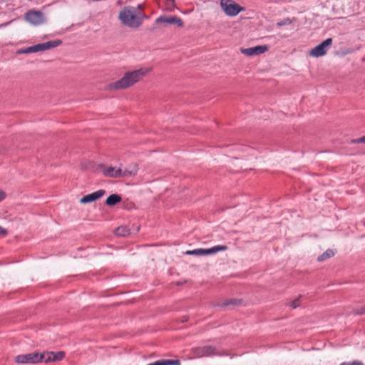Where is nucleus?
Returning a JSON list of instances; mask_svg holds the SVG:
<instances>
[{"label":"nucleus","mask_w":365,"mask_h":365,"mask_svg":"<svg viewBox=\"0 0 365 365\" xmlns=\"http://www.w3.org/2000/svg\"><path fill=\"white\" fill-rule=\"evenodd\" d=\"M150 71V68H140L137 70L125 72L120 79L109 83L107 86L108 89L123 90L130 88L141 81Z\"/></svg>","instance_id":"nucleus-1"},{"label":"nucleus","mask_w":365,"mask_h":365,"mask_svg":"<svg viewBox=\"0 0 365 365\" xmlns=\"http://www.w3.org/2000/svg\"><path fill=\"white\" fill-rule=\"evenodd\" d=\"M119 19L124 25L132 29H137L143 24L141 13L133 6L124 7L119 13Z\"/></svg>","instance_id":"nucleus-2"},{"label":"nucleus","mask_w":365,"mask_h":365,"mask_svg":"<svg viewBox=\"0 0 365 365\" xmlns=\"http://www.w3.org/2000/svg\"><path fill=\"white\" fill-rule=\"evenodd\" d=\"M61 44V40H55V41H49L45 43L36 44L32 46H29L25 48H21L17 51L18 54L23 53H37L39 51H44L46 50H48L55 47L58 46Z\"/></svg>","instance_id":"nucleus-3"},{"label":"nucleus","mask_w":365,"mask_h":365,"mask_svg":"<svg viewBox=\"0 0 365 365\" xmlns=\"http://www.w3.org/2000/svg\"><path fill=\"white\" fill-rule=\"evenodd\" d=\"M220 6L225 14L228 16H235L245 10V7L240 6L232 0H221Z\"/></svg>","instance_id":"nucleus-4"},{"label":"nucleus","mask_w":365,"mask_h":365,"mask_svg":"<svg viewBox=\"0 0 365 365\" xmlns=\"http://www.w3.org/2000/svg\"><path fill=\"white\" fill-rule=\"evenodd\" d=\"M45 355L37 352L26 354H20L15 357L14 361L17 364H37L43 361Z\"/></svg>","instance_id":"nucleus-5"},{"label":"nucleus","mask_w":365,"mask_h":365,"mask_svg":"<svg viewBox=\"0 0 365 365\" xmlns=\"http://www.w3.org/2000/svg\"><path fill=\"white\" fill-rule=\"evenodd\" d=\"M332 44V38H327L325 41L322 42L320 44L317 46L316 47L312 48L309 54L310 56L319 58L324 56L327 53L328 49L330 48V46Z\"/></svg>","instance_id":"nucleus-6"},{"label":"nucleus","mask_w":365,"mask_h":365,"mask_svg":"<svg viewBox=\"0 0 365 365\" xmlns=\"http://www.w3.org/2000/svg\"><path fill=\"white\" fill-rule=\"evenodd\" d=\"M227 249V246L225 245H217L210 249H195L193 250H188L185 252L186 255H196V256H201V255H212L215 254L217 252L220 251H225Z\"/></svg>","instance_id":"nucleus-7"},{"label":"nucleus","mask_w":365,"mask_h":365,"mask_svg":"<svg viewBox=\"0 0 365 365\" xmlns=\"http://www.w3.org/2000/svg\"><path fill=\"white\" fill-rule=\"evenodd\" d=\"M25 19L34 26H38L45 22L43 14L40 11H29L25 14Z\"/></svg>","instance_id":"nucleus-8"},{"label":"nucleus","mask_w":365,"mask_h":365,"mask_svg":"<svg viewBox=\"0 0 365 365\" xmlns=\"http://www.w3.org/2000/svg\"><path fill=\"white\" fill-rule=\"evenodd\" d=\"M192 354L196 357H207L217 355L216 349L212 346L196 347L192 349Z\"/></svg>","instance_id":"nucleus-9"},{"label":"nucleus","mask_w":365,"mask_h":365,"mask_svg":"<svg viewBox=\"0 0 365 365\" xmlns=\"http://www.w3.org/2000/svg\"><path fill=\"white\" fill-rule=\"evenodd\" d=\"M269 49V46L267 45H259L250 48H241L240 51L242 53L247 56H257L265 53Z\"/></svg>","instance_id":"nucleus-10"},{"label":"nucleus","mask_w":365,"mask_h":365,"mask_svg":"<svg viewBox=\"0 0 365 365\" xmlns=\"http://www.w3.org/2000/svg\"><path fill=\"white\" fill-rule=\"evenodd\" d=\"M105 193L106 191L104 190H98L94 192L83 196L80 200V202L81 204H87L93 202L103 197L105 195Z\"/></svg>","instance_id":"nucleus-11"},{"label":"nucleus","mask_w":365,"mask_h":365,"mask_svg":"<svg viewBox=\"0 0 365 365\" xmlns=\"http://www.w3.org/2000/svg\"><path fill=\"white\" fill-rule=\"evenodd\" d=\"M155 22L157 24H160V23H165V24H175L179 27L183 26V22L181 20V19L176 17V16L165 17L163 16H160L155 20Z\"/></svg>","instance_id":"nucleus-12"},{"label":"nucleus","mask_w":365,"mask_h":365,"mask_svg":"<svg viewBox=\"0 0 365 365\" xmlns=\"http://www.w3.org/2000/svg\"><path fill=\"white\" fill-rule=\"evenodd\" d=\"M45 355L43 361L44 362H48V361H60L63 359L65 354L63 351H58L57 353L54 352H47L43 354Z\"/></svg>","instance_id":"nucleus-13"},{"label":"nucleus","mask_w":365,"mask_h":365,"mask_svg":"<svg viewBox=\"0 0 365 365\" xmlns=\"http://www.w3.org/2000/svg\"><path fill=\"white\" fill-rule=\"evenodd\" d=\"M103 175L110 178H120L122 176V169L121 168H115L110 166L103 170Z\"/></svg>","instance_id":"nucleus-14"},{"label":"nucleus","mask_w":365,"mask_h":365,"mask_svg":"<svg viewBox=\"0 0 365 365\" xmlns=\"http://www.w3.org/2000/svg\"><path fill=\"white\" fill-rule=\"evenodd\" d=\"M138 170V165L135 163L131 164L128 168H125L123 170H122V176L121 177L134 176L137 174Z\"/></svg>","instance_id":"nucleus-15"},{"label":"nucleus","mask_w":365,"mask_h":365,"mask_svg":"<svg viewBox=\"0 0 365 365\" xmlns=\"http://www.w3.org/2000/svg\"><path fill=\"white\" fill-rule=\"evenodd\" d=\"M121 201V197L118 194H112L106 200V204L108 206H113Z\"/></svg>","instance_id":"nucleus-16"},{"label":"nucleus","mask_w":365,"mask_h":365,"mask_svg":"<svg viewBox=\"0 0 365 365\" xmlns=\"http://www.w3.org/2000/svg\"><path fill=\"white\" fill-rule=\"evenodd\" d=\"M334 255V252L333 250H327L323 254H322L321 255H319L317 257V260L319 262H322V261H324V260H326V259H327L329 258H331Z\"/></svg>","instance_id":"nucleus-17"},{"label":"nucleus","mask_w":365,"mask_h":365,"mask_svg":"<svg viewBox=\"0 0 365 365\" xmlns=\"http://www.w3.org/2000/svg\"><path fill=\"white\" fill-rule=\"evenodd\" d=\"M115 234L119 236H126L129 235L130 232L125 227H118L115 231Z\"/></svg>","instance_id":"nucleus-18"},{"label":"nucleus","mask_w":365,"mask_h":365,"mask_svg":"<svg viewBox=\"0 0 365 365\" xmlns=\"http://www.w3.org/2000/svg\"><path fill=\"white\" fill-rule=\"evenodd\" d=\"M350 143L351 144L365 143V135L359 138L352 139Z\"/></svg>","instance_id":"nucleus-19"},{"label":"nucleus","mask_w":365,"mask_h":365,"mask_svg":"<svg viewBox=\"0 0 365 365\" xmlns=\"http://www.w3.org/2000/svg\"><path fill=\"white\" fill-rule=\"evenodd\" d=\"M165 365H180V360L165 359Z\"/></svg>","instance_id":"nucleus-20"},{"label":"nucleus","mask_w":365,"mask_h":365,"mask_svg":"<svg viewBox=\"0 0 365 365\" xmlns=\"http://www.w3.org/2000/svg\"><path fill=\"white\" fill-rule=\"evenodd\" d=\"M291 23H292V21L289 18H287L281 21L277 22V25L278 26H284V25H289Z\"/></svg>","instance_id":"nucleus-21"},{"label":"nucleus","mask_w":365,"mask_h":365,"mask_svg":"<svg viewBox=\"0 0 365 365\" xmlns=\"http://www.w3.org/2000/svg\"><path fill=\"white\" fill-rule=\"evenodd\" d=\"M340 365H364L361 361H354L352 362H343L340 364Z\"/></svg>","instance_id":"nucleus-22"},{"label":"nucleus","mask_w":365,"mask_h":365,"mask_svg":"<svg viewBox=\"0 0 365 365\" xmlns=\"http://www.w3.org/2000/svg\"><path fill=\"white\" fill-rule=\"evenodd\" d=\"M290 307L293 309H296L297 307H299V299H296L290 302Z\"/></svg>","instance_id":"nucleus-23"},{"label":"nucleus","mask_w":365,"mask_h":365,"mask_svg":"<svg viewBox=\"0 0 365 365\" xmlns=\"http://www.w3.org/2000/svg\"><path fill=\"white\" fill-rule=\"evenodd\" d=\"M356 314H365V306L360 307L354 311Z\"/></svg>","instance_id":"nucleus-24"},{"label":"nucleus","mask_w":365,"mask_h":365,"mask_svg":"<svg viewBox=\"0 0 365 365\" xmlns=\"http://www.w3.org/2000/svg\"><path fill=\"white\" fill-rule=\"evenodd\" d=\"M148 365H165V359L158 360Z\"/></svg>","instance_id":"nucleus-25"},{"label":"nucleus","mask_w":365,"mask_h":365,"mask_svg":"<svg viewBox=\"0 0 365 365\" xmlns=\"http://www.w3.org/2000/svg\"><path fill=\"white\" fill-rule=\"evenodd\" d=\"M7 235V230L0 226V236H5Z\"/></svg>","instance_id":"nucleus-26"},{"label":"nucleus","mask_w":365,"mask_h":365,"mask_svg":"<svg viewBox=\"0 0 365 365\" xmlns=\"http://www.w3.org/2000/svg\"><path fill=\"white\" fill-rule=\"evenodd\" d=\"M236 304V300L235 299H232V300H229L226 302H225L223 304V306H228L230 304Z\"/></svg>","instance_id":"nucleus-27"},{"label":"nucleus","mask_w":365,"mask_h":365,"mask_svg":"<svg viewBox=\"0 0 365 365\" xmlns=\"http://www.w3.org/2000/svg\"><path fill=\"white\" fill-rule=\"evenodd\" d=\"M6 197V194L4 192L0 190V201L3 200Z\"/></svg>","instance_id":"nucleus-28"},{"label":"nucleus","mask_w":365,"mask_h":365,"mask_svg":"<svg viewBox=\"0 0 365 365\" xmlns=\"http://www.w3.org/2000/svg\"><path fill=\"white\" fill-rule=\"evenodd\" d=\"M166 1H167L168 5H169V6H173L174 5V0H166Z\"/></svg>","instance_id":"nucleus-29"},{"label":"nucleus","mask_w":365,"mask_h":365,"mask_svg":"<svg viewBox=\"0 0 365 365\" xmlns=\"http://www.w3.org/2000/svg\"><path fill=\"white\" fill-rule=\"evenodd\" d=\"M141 16H142V19L143 20L145 19H148V16L147 15H145V14H141Z\"/></svg>","instance_id":"nucleus-30"},{"label":"nucleus","mask_w":365,"mask_h":365,"mask_svg":"<svg viewBox=\"0 0 365 365\" xmlns=\"http://www.w3.org/2000/svg\"><path fill=\"white\" fill-rule=\"evenodd\" d=\"M187 317H184L182 318V322H187Z\"/></svg>","instance_id":"nucleus-31"}]
</instances>
